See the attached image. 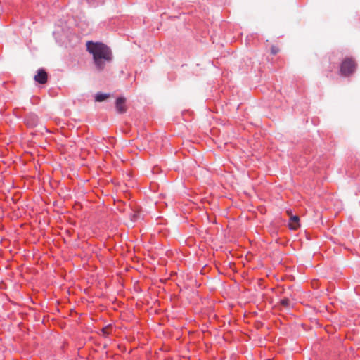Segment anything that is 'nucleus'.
<instances>
[{
    "mask_svg": "<svg viewBox=\"0 0 360 360\" xmlns=\"http://www.w3.org/2000/svg\"><path fill=\"white\" fill-rule=\"evenodd\" d=\"M86 49L93 56L96 68L99 71L103 70L112 60V51L103 43L87 41Z\"/></svg>",
    "mask_w": 360,
    "mask_h": 360,
    "instance_id": "1",
    "label": "nucleus"
},
{
    "mask_svg": "<svg viewBox=\"0 0 360 360\" xmlns=\"http://www.w3.org/2000/svg\"><path fill=\"white\" fill-rule=\"evenodd\" d=\"M356 63L352 58H346L345 59L340 66V72L341 75L344 76H349L354 72L356 70Z\"/></svg>",
    "mask_w": 360,
    "mask_h": 360,
    "instance_id": "2",
    "label": "nucleus"
},
{
    "mask_svg": "<svg viewBox=\"0 0 360 360\" xmlns=\"http://www.w3.org/2000/svg\"><path fill=\"white\" fill-rule=\"evenodd\" d=\"M126 98L124 97H118L117 99H116V101H115V108H116V110L118 113H124L127 110V105H126Z\"/></svg>",
    "mask_w": 360,
    "mask_h": 360,
    "instance_id": "3",
    "label": "nucleus"
},
{
    "mask_svg": "<svg viewBox=\"0 0 360 360\" xmlns=\"http://www.w3.org/2000/svg\"><path fill=\"white\" fill-rule=\"evenodd\" d=\"M34 79L38 83L45 84L47 82V73L44 69H39Z\"/></svg>",
    "mask_w": 360,
    "mask_h": 360,
    "instance_id": "4",
    "label": "nucleus"
},
{
    "mask_svg": "<svg viewBox=\"0 0 360 360\" xmlns=\"http://www.w3.org/2000/svg\"><path fill=\"white\" fill-rule=\"evenodd\" d=\"M300 219L297 216H292L289 221V227L290 229L295 230L300 226Z\"/></svg>",
    "mask_w": 360,
    "mask_h": 360,
    "instance_id": "5",
    "label": "nucleus"
},
{
    "mask_svg": "<svg viewBox=\"0 0 360 360\" xmlns=\"http://www.w3.org/2000/svg\"><path fill=\"white\" fill-rule=\"evenodd\" d=\"M108 97H110L109 94L98 93L96 95L95 100L97 102H102V101H105L106 98H108Z\"/></svg>",
    "mask_w": 360,
    "mask_h": 360,
    "instance_id": "6",
    "label": "nucleus"
},
{
    "mask_svg": "<svg viewBox=\"0 0 360 360\" xmlns=\"http://www.w3.org/2000/svg\"><path fill=\"white\" fill-rule=\"evenodd\" d=\"M279 51H280V49H279L278 46H277L276 45H272L271 46V54L276 55Z\"/></svg>",
    "mask_w": 360,
    "mask_h": 360,
    "instance_id": "7",
    "label": "nucleus"
},
{
    "mask_svg": "<svg viewBox=\"0 0 360 360\" xmlns=\"http://www.w3.org/2000/svg\"><path fill=\"white\" fill-rule=\"evenodd\" d=\"M281 304L284 306H288L289 304V300L288 299H283L281 301Z\"/></svg>",
    "mask_w": 360,
    "mask_h": 360,
    "instance_id": "8",
    "label": "nucleus"
},
{
    "mask_svg": "<svg viewBox=\"0 0 360 360\" xmlns=\"http://www.w3.org/2000/svg\"><path fill=\"white\" fill-rule=\"evenodd\" d=\"M139 217V214H134L133 215V220L135 221Z\"/></svg>",
    "mask_w": 360,
    "mask_h": 360,
    "instance_id": "9",
    "label": "nucleus"
}]
</instances>
